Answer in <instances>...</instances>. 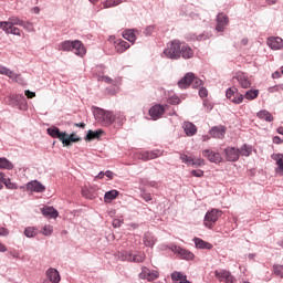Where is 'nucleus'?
<instances>
[{
	"label": "nucleus",
	"mask_w": 283,
	"mask_h": 283,
	"mask_svg": "<svg viewBox=\"0 0 283 283\" xmlns=\"http://www.w3.org/2000/svg\"><path fill=\"white\" fill-rule=\"evenodd\" d=\"M94 118L97 123H101L103 127H109L116 120V115L109 111H105L103 108H95Z\"/></svg>",
	"instance_id": "obj_1"
},
{
	"label": "nucleus",
	"mask_w": 283,
	"mask_h": 283,
	"mask_svg": "<svg viewBox=\"0 0 283 283\" xmlns=\"http://www.w3.org/2000/svg\"><path fill=\"white\" fill-rule=\"evenodd\" d=\"M180 40H174L167 44V48L164 50L163 54L166 59H170L171 61H178L180 59Z\"/></svg>",
	"instance_id": "obj_2"
},
{
	"label": "nucleus",
	"mask_w": 283,
	"mask_h": 283,
	"mask_svg": "<svg viewBox=\"0 0 283 283\" xmlns=\"http://www.w3.org/2000/svg\"><path fill=\"white\" fill-rule=\"evenodd\" d=\"M4 103L11 107H17L20 112H25L28 109V101L25 99V96L21 94L6 97Z\"/></svg>",
	"instance_id": "obj_3"
},
{
	"label": "nucleus",
	"mask_w": 283,
	"mask_h": 283,
	"mask_svg": "<svg viewBox=\"0 0 283 283\" xmlns=\"http://www.w3.org/2000/svg\"><path fill=\"white\" fill-rule=\"evenodd\" d=\"M118 259L122 260V262H135L136 264H140V262H145V253L122 251L118 254Z\"/></svg>",
	"instance_id": "obj_4"
},
{
	"label": "nucleus",
	"mask_w": 283,
	"mask_h": 283,
	"mask_svg": "<svg viewBox=\"0 0 283 283\" xmlns=\"http://www.w3.org/2000/svg\"><path fill=\"white\" fill-rule=\"evenodd\" d=\"M222 217V210L219 209H211L205 216L203 224L207 229H213V224L218 222V219Z\"/></svg>",
	"instance_id": "obj_5"
},
{
	"label": "nucleus",
	"mask_w": 283,
	"mask_h": 283,
	"mask_svg": "<svg viewBox=\"0 0 283 283\" xmlns=\"http://www.w3.org/2000/svg\"><path fill=\"white\" fill-rule=\"evenodd\" d=\"M226 160L228 163H238L240 160V149L235 147H227L223 149Z\"/></svg>",
	"instance_id": "obj_6"
},
{
	"label": "nucleus",
	"mask_w": 283,
	"mask_h": 283,
	"mask_svg": "<svg viewBox=\"0 0 283 283\" xmlns=\"http://www.w3.org/2000/svg\"><path fill=\"white\" fill-rule=\"evenodd\" d=\"M202 157L207 158L209 163H214V165H219V163H222V155L220 153H216L211 149H205L202 151Z\"/></svg>",
	"instance_id": "obj_7"
},
{
	"label": "nucleus",
	"mask_w": 283,
	"mask_h": 283,
	"mask_svg": "<svg viewBox=\"0 0 283 283\" xmlns=\"http://www.w3.org/2000/svg\"><path fill=\"white\" fill-rule=\"evenodd\" d=\"M148 114L153 120H158V118H163V114H165V106L157 104L150 107Z\"/></svg>",
	"instance_id": "obj_8"
},
{
	"label": "nucleus",
	"mask_w": 283,
	"mask_h": 283,
	"mask_svg": "<svg viewBox=\"0 0 283 283\" xmlns=\"http://www.w3.org/2000/svg\"><path fill=\"white\" fill-rule=\"evenodd\" d=\"M174 253H177L178 256L181 258V260H193V253L191 251L182 249L178 245L172 247Z\"/></svg>",
	"instance_id": "obj_9"
},
{
	"label": "nucleus",
	"mask_w": 283,
	"mask_h": 283,
	"mask_svg": "<svg viewBox=\"0 0 283 283\" xmlns=\"http://www.w3.org/2000/svg\"><path fill=\"white\" fill-rule=\"evenodd\" d=\"M229 24V17L224 13H219L217 15V32H224V28Z\"/></svg>",
	"instance_id": "obj_10"
},
{
	"label": "nucleus",
	"mask_w": 283,
	"mask_h": 283,
	"mask_svg": "<svg viewBox=\"0 0 283 283\" xmlns=\"http://www.w3.org/2000/svg\"><path fill=\"white\" fill-rule=\"evenodd\" d=\"M163 156V151L160 150H146L142 151L139 155V160H154Z\"/></svg>",
	"instance_id": "obj_11"
},
{
	"label": "nucleus",
	"mask_w": 283,
	"mask_h": 283,
	"mask_svg": "<svg viewBox=\"0 0 283 283\" xmlns=\"http://www.w3.org/2000/svg\"><path fill=\"white\" fill-rule=\"evenodd\" d=\"M72 143H81V137L76 133H72L71 135L64 133V139L62 140L63 147H72Z\"/></svg>",
	"instance_id": "obj_12"
},
{
	"label": "nucleus",
	"mask_w": 283,
	"mask_h": 283,
	"mask_svg": "<svg viewBox=\"0 0 283 283\" xmlns=\"http://www.w3.org/2000/svg\"><path fill=\"white\" fill-rule=\"evenodd\" d=\"M266 44L271 50H282L283 48V40L280 36H270L268 38Z\"/></svg>",
	"instance_id": "obj_13"
},
{
	"label": "nucleus",
	"mask_w": 283,
	"mask_h": 283,
	"mask_svg": "<svg viewBox=\"0 0 283 283\" xmlns=\"http://www.w3.org/2000/svg\"><path fill=\"white\" fill-rule=\"evenodd\" d=\"M28 191H34L35 193H43L45 191V186L39 180H33L27 184Z\"/></svg>",
	"instance_id": "obj_14"
},
{
	"label": "nucleus",
	"mask_w": 283,
	"mask_h": 283,
	"mask_svg": "<svg viewBox=\"0 0 283 283\" xmlns=\"http://www.w3.org/2000/svg\"><path fill=\"white\" fill-rule=\"evenodd\" d=\"M233 78L238 81L243 90H249V87H251V78H249V75L244 73H239Z\"/></svg>",
	"instance_id": "obj_15"
},
{
	"label": "nucleus",
	"mask_w": 283,
	"mask_h": 283,
	"mask_svg": "<svg viewBox=\"0 0 283 283\" xmlns=\"http://www.w3.org/2000/svg\"><path fill=\"white\" fill-rule=\"evenodd\" d=\"M210 136H212V138H219L222 139L224 138V134H227V127L220 125V126H213L210 132H209Z\"/></svg>",
	"instance_id": "obj_16"
},
{
	"label": "nucleus",
	"mask_w": 283,
	"mask_h": 283,
	"mask_svg": "<svg viewBox=\"0 0 283 283\" xmlns=\"http://www.w3.org/2000/svg\"><path fill=\"white\" fill-rule=\"evenodd\" d=\"M193 81V73H186L185 76L178 81V87L180 90H187Z\"/></svg>",
	"instance_id": "obj_17"
},
{
	"label": "nucleus",
	"mask_w": 283,
	"mask_h": 283,
	"mask_svg": "<svg viewBox=\"0 0 283 283\" xmlns=\"http://www.w3.org/2000/svg\"><path fill=\"white\" fill-rule=\"evenodd\" d=\"M46 132L49 136H51V138H57V140H61V143H63L65 132L62 133L56 126L49 127Z\"/></svg>",
	"instance_id": "obj_18"
},
{
	"label": "nucleus",
	"mask_w": 283,
	"mask_h": 283,
	"mask_svg": "<svg viewBox=\"0 0 283 283\" xmlns=\"http://www.w3.org/2000/svg\"><path fill=\"white\" fill-rule=\"evenodd\" d=\"M72 52H74L76 56H85L87 51L85 50L83 42L75 40L73 41Z\"/></svg>",
	"instance_id": "obj_19"
},
{
	"label": "nucleus",
	"mask_w": 283,
	"mask_h": 283,
	"mask_svg": "<svg viewBox=\"0 0 283 283\" xmlns=\"http://www.w3.org/2000/svg\"><path fill=\"white\" fill-rule=\"evenodd\" d=\"M180 57H184L185 60L193 59V49L187 43H181Z\"/></svg>",
	"instance_id": "obj_20"
},
{
	"label": "nucleus",
	"mask_w": 283,
	"mask_h": 283,
	"mask_svg": "<svg viewBox=\"0 0 283 283\" xmlns=\"http://www.w3.org/2000/svg\"><path fill=\"white\" fill-rule=\"evenodd\" d=\"M46 277L52 283H60L61 282V274H59V270L50 268L46 270Z\"/></svg>",
	"instance_id": "obj_21"
},
{
	"label": "nucleus",
	"mask_w": 283,
	"mask_h": 283,
	"mask_svg": "<svg viewBox=\"0 0 283 283\" xmlns=\"http://www.w3.org/2000/svg\"><path fill=\"white\" fill-rule=\"evenodd\" d=\"M182 127L186 136H196L198 134V127L191 122H185Z\"/></svg>",
	"instance_id": "obj_22"
},
{
	"label": "nucleus",
	"mask_w": 283,
	"mask_h": 283,
	"mask_svg": "<svg viewBox=\"0 0 283 283\" xmlns=\"http://www.w3.org/2000/svg\"><path fill=\"white\" fill-rule=\"evenodd\" d=\"M10 25V28L14 27V25H23V20L19 19L18 17H10L8 21H1L0 22V28H3Z\"/></svg>",
	"instance_id": "obj_23"
},
{
	"label": "nucleus",
	"mask_w": 283,
	"mask_h": 283,
	"mask_svg": "<svg viewBox=\"0 0 283 283\" xmlns=\"http://www.w3.org/2000/svg\"><path fill=\"white\" fill-rule=\"evenodd\" d=\"M41 213L44 218H51L53 220L59 218V211L54 207H44L41 209Z\"/></svg>",
	"instance_id": "obj_24"
},
{
	"label": "nucleus",
	"mask_w": 283,
	"mask_h": 283,
	"mask_svg": "<svg viewBox=\"0 0 283 283\" xmlns=\"http://www.w3.org/2000/svg\"><path fill=\"white\" fill-rule=\"evenodd\" d=\"M271 158L272 160H275L277 165L276 174H281V176H283V154H273Z\"/></svg>",
	"instance_id": "obj_25"
},
{
	"label": "nucleus",
	"mask_w": 283,
	"mask_h": 283,
	"mask_svg": "<svg viewBox=\"0 0 283 283\" xmlns=\"http://www.w3.org/2000/svg\"><path fill=\"white\" fill-rule=\"evenodd\" d=\"M258 118H260V120H265V123H273V114H271V112L266 111V109H262L259 113H256Z\"/></svg>",
	"instance_id": "obj_26"
},
{
	"label": "nucleus",
	"mask_w": 283,
	"mask_h": 283,
	"mask_svg": "<svg viewBox=\"0 0 283 283\" xmlns=\"http://www.w3.org/2000/svg\"><path fill=\"white\" fill-rule=\"evenodd\" d=\"M130 45L128 44L127 41L125 40H119L116 45H115V50L118 54H123V52H127V50H129Z\"/></svg>",
	"instance_id": "obj_27"
},
{
	"label": "nucleus",
	"mask_w": 283,
	"mask_h": 283,
	"mask_svg": "<svg viewBox=\"0 0 283 283\" xmlns=\"http://www.w3.org/2000/svg\"><path fill=\"white\" fill-rule=\"evenodd\" d=\"M193 242H195V247L197 249H213V245L209 242H206L205 240L200 239V238H195L193 239Z\"/></svg>",
	"instance_id": "obj_28"
},
{
	"label": "nucleus",
	"mask_w": 283,
	"mask_h": 283,
	"mask_svg": "<svg viewBox=\"0 0 283 283\" xmlns=\"http://www.w3.org/2000/svg\"><path fill=\"white\" fill-rule=\"evenodd\" d=\"M101 136H103V129H98V130H88L86 136H85V140H96L98 138H101Z\"/></svg>",
	"instance_id": "obj_29"
},
{
	"label": "nucleus",
	"mask_w": 283,
	"mask_h": 283,
	"mask_svg": "<svg viewBox=\"0 0 283 283\" xmlns=\"http://www.w3.org/2000/svg\"><path fill=\"white\" fill-rule=\"evenodd\" d=\"M214 275L218 280H220V282H222L223 280H226V282H231V272L229 271H216Z\"/></svg>",
	"instance_id": "obj_30"
},
{
	"label": "nucleus",
	"mask_w": 283,
	"mask_h": 283,
	"mask_svg": "<svg viewBox=\"0 0 283 283\" xmlns=\"http://www.w3.org/2000/svg\"><path fill=\"white\" fill-rule=\"evenodd\" d=\"M0 30H3L7 34H14V36H21V30L17 27L2 25Z\"/></svg>",
	"instance_id": "obj_31"
},
{
	"label": "nucleus",
	"mask_w": 283,
	"mask_h": 283,
	"mask_svg": "<svg viewBox=\"0 0 283 283\" xmlns=\"http://www.w3.org/2000/svg\"><path fill=\"white\" fill-rule=\"evenodd\" d=\"M143 242L145 247H154V244H156V238L154 234H151V232H146L144 234Z\"/></svg>",
	"instance_id": "obj_32"
},
{
	"label": "nucleus",
	"mask_w": 283,
	"mask_h": 283,
	"mask_svg": "<svg viewBox=\"0 0 283 283\" xmlns=\"http://www.w3.org/2000/svg\"><path fill=\"white\" fill-rule=\"evenodd\" d=\"M118 190H111L105 192L104 202H112V200H116V198H118Z\"/></svg>",
	"instance_id": "obj_33"
},
{
	"label": "nucleus",
	"mask_w": 283,
	"mask_h": 283,
	"mask_svg": "<svg viewBox=\"0 0 283 283\" xmlns=\"http://www.w3.org/2000/svg\"><path fill=\"white\" fill-rule=\"evenodd\" d=\"M0 169L12 170L14 169V165L10 160H8V158L0 157Z\"/></svg>",
	"instance_id": "obj_34"
},
{
	"label": "nucleus",
	"mask_w": 283,
	"mask_h": 283,
	"mask_svg": "<svg viewBox=\"0 0 283 283\" xmlns=\"http://www.w3.org/2000/svg\"><path fill=\"white\" fill-rule=\"evenodd\" d=\"M123 39L126 41H129V43L136 42V33H134V30H126L123 32Z\"/></svg>",
	"instance_id": "obj_35"
},
{
	"label": "nucleus",
	"mask_w": 283,
	"mask_h": 283,
	"mask_svg": "<svg viewBox=\"0 0 283 283\" xmlns=\"http://www.w3.org/2000/svg\"><path fill=\"white\" fill-rule=\"evenodd\" d=\"M0 74H2L3 76H8L9 78L14 80V76H17V73H14L12 70L0 65Z\"/></svg>",
	"instance_id": "obj_36"
},
{
	"label": "nucleus",
	"mask_w": 283,
	"mask_h": 283,
	"mask_svg": "<svg viewBox=\"0 0 283 283\" xmlns=\"http://www.w3.org/2000/svg\"><path fill=\"white\" fill-rule=\"evenodd\" d=\"M240 151V156H245V157H249L251 156L252 151H253V147L247 145V144H243L241 146V149H239Z\"/></svg>",
	"instance_id": "obj_37"
},
{
	"label": "nucleus",
	"mask_w": 283,
	"mask_h": 283,
	"mask_svg": "<svg viewBox=\"0 0 283 283\" xmlns=\"http://www.w3.org/2000/svg\"><path fill=\"white\" fill-rule=\"evenodd\" d=\"M123 3V0H106L103 2V8H116V6H120Z\"/></svg>",
	"instance_id": "obj_38"
},
{
	"label": "nucleus",
	"mask_w": 283,
	"mask_h": 283,
	"mask_svg": "<svg viewBox=\"0 0 283 283\" xmlns=\"http://www.w3.org/2000/svg\"><path fill=\"white\" fill-rule=\"evenodd\" d=\"M260 94L259 90H248L245 92L244 97L247 98V101H254V98Z\"/></svg>",
	"instance_id": "obj_39"
},
{
	"label": "nucleus",
	"mask_w": 283,
	"mask_h": 283,
	"mask_svg": "<svg viewBox=\"0 0 283 283\" xmlns=\"http://www.w3.org/2000/svg\"><path fill=\"white\" fill-rule=\"evenodd\" d=\"M73 41L66 40L60 44V50L63 52H72Z\"/></svg>",
	"instance_id": "obj_40"
},
{
	"label": "nucleus",
	"mask_w": 283,
	"mask_h": 283,
	"mask_svg": "<svg viewBox=\"0 0 283 283\" xmlns=\"http://www.w3.org/2000/svg\"><path fill=\"white\" fill-rule=\"evenodd\" d=\"M187 275L182 274L181 272L175 271L170 274L172 282H182L184 277Z\"/></svg>",
	"instance_id": "obj_41"
},
{
	"label": "nucleus",
	"mask_w": 283,
	"mask_h": 283,
	"mask_svg": "<svg viewBox=\"0 0 283 283\" xmlns=\"http://www.w3.org/2000/svg\"><path fill=\"white\" fill-rule=\"evenodd\" d=\"M273 273H274V275H277V277L283 279V265L274 264L273 265Z\"/></svg>",
	"instance_id": "obj_42"
},
{
	"label": "nucleus",
	"mask_w": 283,
	"mask_h": 283,
	"mask_svg": "<svg viewBox=\"0 0 283 283\" xmlns=\"http://www.w3.org/2000/svg\"><path fill=\"white\" fill-rule=\"evenodd\" d=\"M24 235L25 238H34L36 235V231L34 227H28L24 229Z\"/></svg>",
	"instance_id": "obj_43"
},
{
	"label": "nucleus",
	"mask_w": 283,
	"mask_h": 283,
	"mask_svg": "<svg viewBox=\"0 0 283 283\" xmlns=\"http://www.w3.org/2000/svg\"><path fill=\"white\" fill-rule=\"evenodd\" d=\"M237 92H238L237 87L228 88L227 92H226L227 98H229V101H233V97L235 96Z\"/></svg>",
	"instance_id": "obj_44"
},
{
	"label": "nucleus",
	"mask_w": 283,
	"mask_h": 283,
	"mask_svg": "<svg viewBox=\"0 0 283 283\" xmlns=\"http://www.w3.org/2000/svg\"><path fill=\"white\" fill-rule=\"evenodd\" d=\"M242 101H244V95L237 92L234 94L233 98L231 99V103H234V105H240V103H242Z\"/></svg>",
	"instance_id": "obj_45"
},
{
	"label": "nucleus",
	"mask_w": 283,
	"mask_h": 283,
	"mask_svg": "<svg viewBox=\"0 0 283 283\" xmlns=\"http://www.w3.org/2000/svg\"><path fill=\"white\" fill-rule=\"evenodd\" d=\"M54 232V228L52 226H44L43 229L41 230L42 235L50 237Z\"/></svg>",
	"instance_id": "obj_46"
},
{
	"label": "nucleus",
	"mask_w": 283,
	"mask_h": 283,
	"mask_svg": "<svg viewBox=\"0 0 283 283\" xmlns=\"http://www.w3.org/2000/svg\"><path fill=\"white\" fill-rule=\"evenodd\" d=\"M179 158L182 163H185V165H192L193 163V158L187 156L186 154H180Z\"/></svg>",
	"instance_id": "obj_47"
},
{
	"label": "nucleus",
	"mask_w": 283,
	"mask_h": 283,
	"mask_svg": "<svg viewBox=\"0 0 283 283\" xmlns=\"http://www.w3.org/2000/svg\"><path fill=\"white\" fill-rule=\"evenodd\" d=\"M148 282H154V280H158V271H149L148 276L146 277Z\"/></svg>",
	"instance_id": "obj_48"
},
{
	"label": "nucleus",
	"mask_w": 283,
	"mask_h": 283,
	"mask_svg": "<svg viewBox=\"0 0 283 283\" xmlns=\"http://www.w3.org/2000/svg\"><path fill=\"white\" fill-rule=\"evenodd\" d=\"M149 271L150 270L147 266H143L142 272L139 273V280H147Z\"/></svg>",
	"instance_id": "obj_49"
},
{
	"label": "nucleus",
	"mask_w": 283,
	"mask_h": 283,
	"mask_svg": "<svg viewBox=\"0 0 283 283\" xmlns=\"http://www.w3.org/2000/svg\"><path fill=\"white\" fill-rule=\"evenodd\" d=\"M192 87H200V85H202V80H200L199 77H197L193 73H192V82H191Z\"/></svg>",
	"instance_id": "obj_50"
},
{
	"label": "nucleus",
	"mask_w": 283,
	"mask_h": 283,
	"mask_svg": "<svg viewBox=\"0 0 283 283\" xmlns=\"http://www.w3.org/2000/svg\"><path fill=\"white\" fill-rule=\"evenodd\" d=\"M154 30H156V25L146 27V29L144 30L145 36H151V34H154Z\"/></svg>",
	"instance_id": "obj_51"
},
{
	"label": "nucleus",
	"mask_w": 283,
	"mask_h": 283,
	"mask_svg": "<svg viewBox=\"0 0 283 283\" xmlns=\"http://www.w3.org/2000/svg\"><path fill=\"white\" fill-rule=\"evenodd\" d=\"M191 165H192V167H203L205 159H202V158L192 159Z\"/></svg>",
	"instance_id": "obj_52"
},
{
	"label": "nucleus",
	"mask_w": 283,
	"mask_h": 283,
	"mask_svg": "<svg viewBox=\"0 0 283 283\" xmlns=\"http://www.w3.org/2000/svg\"><path fill=\"white\" fill-rule=\"evenodd\" d=\"M21 28H24V30H27L28 32H32L34 30V25L32 24V22H23Z\"/></svg>",
	"instance_id": "obj_53"
},
{
	"label": "nucleus",
	"mask_w": 283,
	"mask_h": 283,
	"mask_svg": "<svg viewBox=\"0 0 283 283\" xmlns=\"http://www.w3.org/2000/svg\"><path fill=\"white\" fill-rule=\"evenodd\" d=\"M13 81H15V83H19L20 85H25V80L23 78V76H21V74H15Z\"/></svg>",
	"instance_id": "obj_54"
},
{
	"label": "nucleus",
	"mask_w": 283,
	"mask_h": 283,
	"mask_svg": "<svg viewBox=\"0 0 283 283\" xmlns=\"http://www.w3.org/2000/svg\"><path fill=\"white\" fill-rule=\"evenodd\" d=\"M8 235H10V230H8V228L0 226V237L8 238Z\"/></svg>",
	"instance_id": "obj_55"
},
{
	"label": "nucleus",
	"mask_w": 283,
	"mask_h": 283,
	"mask_svg": "<svg viewBox=\"0 0 283 283\" xmlns=\"http://www.w3.org/2000/svg\"><path fill=\"white\" fill-rule=\"evenodd\" d=\"M199 96H200V98H207V96H209V91H207L206 87H201L199 90Z\"/></svg>",
	"instance_id": "obj_56"
},
{
	"label": "nucleus",
	"mask_w": 283,
	"mask_h": 283,
	"mask_svg": "<svg viewBox=\"0 0 283 283\" xmlns=\"http://www.w3.org/2000/svg\"><path fill=\"white\" fill-rule=\"evenodd\" d=\"M192 176H195V178H202V176H205V171L198 169V170H192L191 171Z\"/></svg>",
	"instance_id": "obj_57"
},
{
	"label": "nucleus",
	"mask_w": 283,
	"mask_h": 283,
	"mask_svg": "<svg viewBox=\"0 0 283 283\" xmlns=\"http://www.w3.org/2000/svg\"><path fill=\"white\" fill-rule=\"evenodd\" d=\"M170 105H180V98L178 96H172L169 99Z\"/></svg>",
	"instance_id": "obj_58"
},
{
	"label": "nucleus",
	"mask_w": 283,
	"mask_h": 283,
	"mask_svg": "<svg viewBox=\"0 0 283 283\" xmlns=\"http://www.w3.org/2000/svg\"><path fill=\"white\" fill-rule=\"evenodd\" d=\"M4 186L7 187V189H18L17 184L12 182L10 179L8 180V182H6Z\"/></svg>",
	"instance_id": "obj_59"
},
{
	"label": "nucleus",
	"mask_w": 283,
	"mask_h": 283,
	"mask_svg": "<svg viewBox=\"0 0 283 283\" xmlns=\"http://www.w3.org/2000/svg\"><path fill=\"white\" fill-rule=\"evenodd\" d=\"M142 198H143V200H145V202H151L150 193L144 192V193H142Z\"/></svg>",
	"instance_id": "obj_60"
},
{
	"label": "nucleus",
	"mask_w": 283,
	"mask_h": 283,
	"mask_svg": "<svg viewBox=\"0 0 283 283\" xmlns=\"http://www.w3.org/2000/svg\"><path fill=\"white\" fill-rule=\"evenodd\" d=\"M24 94H25V96H27L28 98H34V97L36 96V93H34V92H32V91H30V90H27V91L24 92Z\"/></svg>",
	"instance_id": "obj_61"
},
{
	"label": "nucleus",
	"mask_w": 283,
	"mask_h": 283,
	"mask_svg": "<svg viewBox=\"0 0 283 283\" xmlns=\"http://www.w3.org/2000/svg\"><path fill=\"white\" fill-rule=\"evenodd\" d=\"M104 176H106V178H108V180H114V172L112 170H106L104 172Z\"/></svg>",
	"instance_id": "obj_62"
},
{
	"label": "nucleus",
	"mask_w": 283,
	"mask_h": 283,
	"mask_svg": "<svg viewBox=\"0 0 283 283\" xmlns=\"http://www.w3.org/2000/svg\"><path fill=\"white\" fill-rule=\"evenodd\" d=\"M203 106L207 107L208 112H211V109H213V105L209 103V101H203Z\"/></svg>",
	"instance_id": "obj_63"
},
{
	"label": "nucleus",
	"mask_w": 283,
	"mask_h": 283,
	"mask_svg": "<svg viewBox=\"0 0 283 283\" xmlns=\"http://www.w3.org/2000/svg\"><path fill=\"white\" fill-rule=\"evenodd\" d=\"M122 224H123V222L120 220H118V219H115L113 221L114 229H118Z\"/></svg>",
	"instance_id": "obj_64"
}]
</instances>
